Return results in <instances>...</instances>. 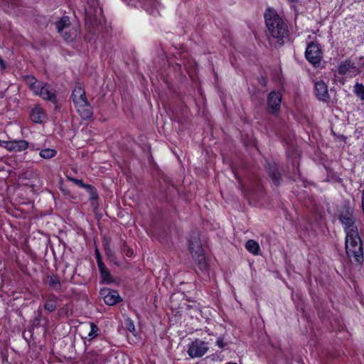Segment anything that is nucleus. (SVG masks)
Listing matches in <instances>:
<instances>
[{
    "mask_svg": "<svg viewBox=\"0 0 364 364\" xmlns=\"http://www.w3.org/2000/svg\"><path fill=\"white\" fill-rule=\"evenodd\" d=\"M100 293L105 303L109 306L115 305L122 299L118 291L114 289L103 288Z\"/></svg>",
    "mask_w": 364,
    "mask_h": 364,
    "instance_id": "obj_8",
    "label": "nucleus"
},
{
    "mask_svg": "<svg viewBox=\"0 0 364 364\" xmlns=\"http://www.w3.org/2000/svg\"><path fill=\"white\" fill-rule=\"evenodd\" d=\"M208 349L209 348L207 343L201 340L196 339L189 345L188 354L192 358H200L207 353Z\"/></svg>",
    "mask_w": 364,
    "mask_h": 364,
    "instance_id": "obj_6",
    "label": "nucleus"
},
{
    "mask_svg": "<svg viewBox=\"0 0 364 364\" xmlns=\"http://www.w3.org/2000/svg\"><path fill=\"white\" fill-rule=\"evenodd\" d=\"M87 191L90 195V199L92 200H96L98 199V194L95 187L91 185H88L86 188Z\"/></svg>",
    "mask_w": 364,
    "mask_h": 364,
    "instance_id": "obj_27",
    "label": "nucleus"
},
{
    "mask_svg": "<svg viewBox=\"0 0 364 364\" xmlns=\"http://www.w3.org/2000/svg\"><path fill=\"white\" fill-rule=\"evenodd\" d=\"M338 220L341 223L346 234L353 230H358L355 223L353 210L349 204H345L339 210Z\"/></svg>",
    "mask_w": 364,
    "mask_h": 364,
    "instance_id": "obj_4",
    "label": "nucleus"
},
{
    "mask_svg": "<svg viewBox=\"0 0 364 364\" xmlns=\"http://www.w3.org/2000/svg\"><path fill=\"white\" fill-rule=\"evenodd\" d=\"M100 275L102 279V282L106 284H111L114 281L108 269L100 272Z\"/></svg>",
    "mask_w": 364,
    "mask_h": 364,
    "instance_id": "obj_24",
    "label": "nucleus"
},
{
    "mask_svg": "<svg viewBox=\"0 0 364 364\" xmlns=\"http://www.w3.org/2000/svg\"><path fill=\"white\" fill-rule=\"evenodd\" d=\"M321 50L316 43L311 42L305 51L306 60L311 64L316 65L319 64L321 60Z\"/></svg>",
    "mask_w": 364,
    "mask_h": 364,
    "instance_id": "obj_7",
    "label": "nucleus"
},
{
    "mask_svg": "<svg viewBox=\"0 0 364 364\" xmlns=\"http://www.w3.org/2000/svg\"><path fill=\"white\" fill-rule=\"evenodd\" d=\"M245 248L250 253L257 255L259 253L260 247L257 242L254 240H249L246 242Z\"/></svg>",
    "mask_w": 364,
    "mask_h": 364,
    "instance_id": "obj_19",
    "label": "nucleus"
},
{
    "mask_svg": "<svg viewBox=\"0 0 364 364\" xmlns=\"http://www.w3.org/2000/svg\"><path fill=\"white\" fill-rule=\"evenodd\" d=\"M338 71L340 75L348 74L355 75L359 73L358 69L355 65V63L350 60L341 62L338 66Z\"/></svg>",
    "mask_w": 364,
    "mask_h": 364,
    "instance_id": "obj_12",
    "label": "nucleus"
},
{
    "mask_svg": "<svg viewBox=\"0 0 364 364\" xmlns=\"http://www.w3.org/2000/svg\"><path fill=\"white\" fill-rule=\"evenodd\" d=\"M72 97L74 104L76 105L82 104L87 101L85 91L80 86H76L72 92Z\"/></svg>",
    "mask_w": 364,
    "mask_h": 364,
    "instance_id": "obj_15",
    "label": "nucleus"
},
{
    "mask_svg": "<svg viewBox=\"0 0 364 364\" xmlns=\"http://www.w3.org/2000/svg\"><path fill=\"white\" fill-rule=\"evenodd\" d=\"M30 117L33 122L39 124L43 123L46 119L43 109L38 106L31 109Z\"/></svg>",
    "mask_w": 364,
    "mask_h": 364,
    "instance_id": "obj_17",
    "label": "nucleus"
},
{
    "mask_svg": "<svg viewBox=\"0 0 364 364\" xmlns=\"http://www.w3.org/2000/svg\"><path fill=\"white\" fill-rule=\"evenodd\" d=\"M267 26V36L271 43H277L279 46L284 44L289 38V30L287 23L277 12L268 9L264 14Z\"/></svg>",
    "mask_w": 364,
    "mask_h": 364,
    "instance_id": "obj_1",
    "label": "nucleus"
},
{
    "mask_svg": "<svg viewBox=\"0 0 364 364\" xmlns=\"http://www.w3.org/2000/svg\"><path fill=\"white\" fill-rule=\"evenodd\" d=\"M122 251L127 257H132L133 255V250L125 244L122 247Z\"/></svg>",
    "mask_w": 364,
    "mask_h": 364,
    "instance_id": "obj_30",
    "label": "nucleus"
},
{
    "mask_svg": "<svg viewBox=\"0 0 364 364\" xmlns=\"http://www.w3.org/2000/svg\"><path fill=\"white\" fill-rule=\"evenodd\" d=\"M95 258L96 261L102 260V256L100 255V252L97 248L95 249Z\"/></svg>",
    "mask_w": 364,
    "mask_h": 364,
    "instance_id": "obj_33",
    "label": "nucleus"
},
{
    "mask_svg": "<svg viewBox=\"0 0 364 364\" xmlns=\"http://www.w3.org/2000/svg\"><path fill=\"white\" fill-rule=\"evenodd\" d=\"M282 96L279 93L271 92L267 98L268 112L272 114L276 113L280 109Z\"/></svg>",
    "mask_w": 364,
    "mask_h": 364,
    "instance_id": "obj_10",
    "label": "nucleus"
},
{
    "mask_svg": "<svg viewBox=\"0 0 364 364\" xmlns=\"http://www.w3.org/2000/svg\"><path fill=\"white\" fill-rule=\"evenodd\" d=\"M346 251L349 258L361 264L363 261V243L358 230H353L346 234L345 238Z\"/></svg>",
    "mask_w": 364,
    "mask_h": 364,
    "instance_id": "obj_2",
    "label": "nucleus"
},
{
    "mask_svg": "<svg viewBox=\"0 0 364 364\" xmlns=\"http://www.w3.org/2000/svg\"><path fill=\"white\" fill-rule=\"evenodd\" d=\"M128 329L130 331H134V326L133 324V323H130L128 326H127Z\"/></svg>",
    "mask_w": 364,
    "mask_h": 364,
    "instance_id": "obj_39",
    "label": "nucleus"
},
{
    "mask_svg": "<svg viewBox=\"0 0 364 364\" xmlns=\"http://www.w3.org/2000/svg\"><path fill=\"white\" fill-rule=\"evenodd\" d=\"M48 284L55 291L61 290V283L57 275L53 274L48 277Z\"/></svg>",
    "mask_w": 364,
    "mask_h": 364,
    "instance_id": "obj_21",
    "label": "nucleus"
},
{
    "mask_svg": "<svg viewBox=\"0 0 364 364\" xmlns=\"http://www.w3.org/2000/svg\"><path fill=\"white\" fill-rule=\"evenodd\" d=\"M29 142L24 139L9 141L6 149L9 151L20 152L28 149Z\"/></svg>",
    "mask_w": 364,
    "mask_h": 364,
    "instance_id": "obj_13",
    "label": "nucleus"
},
{
    "mask_svg": "<svg viewBox=\"0 0 364 364\" xmlns=\"http://www.w3.org/2000/svg\"><path fill=\"white\" fill-rule=\"evenodd\" d=\"M23 80L26 84H27L31 87L33 92H34L36 89L38 90L39 88V84L42 82L38 80L33 75H26L23 77Z\"/></svg>",
    "mask_w": 364,
    "mask_h": 364,
    "instance_id": "obj_20",
    "label": "nucleus"
},
{
    "mask_svg": "<svg viewBox=\"0 0 364 364\" xmlns=\"http://www.w3.org/2000/svg\"><path fill=\"white\" fill-rule=\"evenodd\" d=\"M57 297L55 296L48 299L44 304V309L49 312L55 311L57 306Z\"/></svg>",
    "mask_w": 364,
    "mask_h": 364,
    "instance_id": "obj_22",
    "label": "nucleus"
},
{
    "mask_svg": "<svg viewBox=\"0 0 364 364\" xmlns=\"http://www.w3.org/2000/svg\"><path fill=\"white\" fill-rule=\"evenodd\" d=\"M58 32L66 41H73L78 34L77 27L71 25L70 18L67 16H63L55 23Z\"/></svg>",
    "mask_w": 364,
    "mask_h": 364,
    "instance_id": "obj_3",
    "label": "nucleus"
},
{
    "mask_svg": "<svg viewBox=\"0 0 364 364\" xmlns=\"http://www.w3.org/2000/svg\"><path fill=\"white\" fill-rule=\"evenodd\" d=\"M57 154L56 150L53 149H44L40 151L39 155L45 159H50L53 158Z\"/></svg>",
    "mask_w": 364,
    "mask_h": 364,
    "instance_id": "obj_23",
    "label": "nucleus"
},
{
    "mask_svg": "<svg viewBox=\"0 0 364 364\" xmlns=\"http://www.w3.org/2000/svg\"><path fill=\"white\" fill-rule=\"evenodd\" d=\"M75 107H77V112L79 113L80 116L83 119H88L93 114L92 109L88 101L82 103V105H77Z\"/></svg>",
    "mask_w": 364,
    "mask_h": 364,
    "instance_id": "obj_16",
    "label": "nucleus"
},
{
    "mask_svg": "<svg viewBox=\"0 0 364 364\" xmlns=\"http://www.w3.org/2000/svg\"><path fill=\"white\" fill-rule=\"evenodd\" d=\"M194 258L198 268L203 272H207L209 268V264L206 260L205 256L204 253L200 254L198 255L193 256Z\"/></svg>",
    "mask_w": 364,
    "mask_h": 364,
    "instance_id": "obj_18",
    "label": "nucleus"
},
{
    "mask_svg": "<svg viewBox=\"0 0 364 364\" xmlns=\"http://www.w3.org/2000/svg\"><path fill=\"white\" fill-rule=\"evenodd\" d=\"M361 207L363 210V213L364 214V190L362 191V203H361Z\"/></svg>",
    "mask_w": 364,
    "mask_h": 364,
    "instance_id": "obj_38",
    "label": "nucleus"
},
{
    "mask_svg": "<svg viewBox=\"0 0 364 364\" xmlns=\"http://www.w3.org/2000/svg\"><path fill=\"white\" fill-rule=\"evenodd\" d=\"M188 244L189 250L192 256L198 255L200 254L204 253L198 235H192L188 240Z\"/></svg>",
    "mask_w": 364,
    "mask_h": 364,
    "instance_id": "obj_14",
    "label": "nucleus"
},
{
    "mask_svg": "<svg viewBox=\"0 0 364 364\" xmlns=\"http://www.w3.org/2000/svg\"><path fill=\"white\" fill-rule=\"evenodd\" d=\"M41 315H42V310L38 309V316L35 318V323L36 322L37 324H38L41 321L40 317L41 316Z\"/></svg>",
    "mask_w": 364,
    "mask_h": 364,
    "instance_id": "obj_34",
    "label": "nucleus"
},
{
    "mask_svg": "<svg viewBox=\"0 0 364 364\" xmlns=\"http://www.w3.org/2000/svg\"><path fill=\"white\" fill-rule=\"evenodd\" d=\"M28 149H30L31 151H36L39 150V148L36 146L33 143H29Z\"/></svg>",
    "mask_w": 364,
    "mask_h": 364,
    "instance_id": "obj_36",
    "label": "nucleus"
},
{
    "mask_svg": "<svg viewBox=\"0 0 364 364\" xmlns=\"http://www.w3.org/2000/svg\"><path fill=\"white\" fill-rule=\"evenodd\" d=\"M289 1H291V2H294V1H296L297 0H288Z\"/></svg>",
    "mask_w": 364,
    "mask_h": 364,
    "instance_id": "obj_40",
    "label": "nucleus"
},
{
    "mask_svg": "<svg viewBox=\"0 0 364 364\" xmlns=\"http://www.w3.org/2000/svg\"><path fill=\"white\" fill-rule=\"evenodd\" d=\"M33 92L45 100L50 101L55 105L57 104L56 91L48 83L41 82L39 84V88L36 89Z\"/></svg>",
    "mask_w": 364,
    "mask_h": 364,
    "instance_id": "obj_5",
    "label": "nucleus"
},
{
    "mask_svg": "<svg viewBox=\"0 0 364 364\" xmlns=\"http://www.w3.org/2000/svg\"><path fill=\"white\" fill-rule=\"evenodd\" d=\"M266 168L267 174L271 178L273 184L276 186H279L282 182V178L281 173L278 171L277 165L274 163H268Z\"/></svg>",
    "mask_w": 364,
    "mask_h": 364,
    "instance_id": "obj_11",
    "label": "nucleus"
},
{
    "mask_svg": "<svg viewBox=\"0 0 364 364\" xmlns=\"http://www.w3.org/2000/svg\"><path fill=\"white\" fill-rule=\"evenodd\" d=\"M354 92L361 100H364V85L363 84L356 83L354 86Z\"/></svg>",
    "mask_w": 364,
    "mask_h": 364,
    "instance_id": "obj_26",
    "label": "nucleus"
},
{
    "mask_svg": "<svg viewBox=\"0 0 364 364\" xmlns=\"http://www.w3.org/2000/svg\"><path fill=\"white\" fill-rule=\"evenodd\" d=\"M99 331V328L97 325H95L94 323H90V331L88 333L89 341H92L95 338H96L98 335L97 332Z\"/></svg>",
    "mask_w": 364,
    "mask_h": 364,
    "instance_id": "obj_28",
    "label": "nucleus"
},
{
    "mask_svg": "<svg viewBox=\"0 0 364 364\" xmlns=\"http://www.w3.org/2000/svg\"><path fill=\"white\" fill-rule=\"evenodd\" d=\"M70 181H73L77 186H78L79 187H81V188H87V186L89 185V184H85L83 183V181L80 179H77V178H70Z\"/></svg>",
    "mask_w": 364,
    "mask_h": 364,
    "instance_id": "obj_29",
    "label": "nucleus"
},
{
    "mask_svg": "<svg viewBox=\"0 0 364 364\" xmlns=\"http://www.w3.org/2000/svg\"><path fill=\"white\" fill-rule=\"evenodd\" d=\"M103 245H104V249H105V252L106 255L108 257V258L111 261H113L114 257V252H112V250L110 248L109 241L107 240H105L104 243H103Z\"/></svg>",
    "mask_w": 364,
    "mask_h": 364,
    "instance_id": "obj_25",
    "label": "nucleus"
},
{
    "mask_svg": "<svg viewBox=\"0 0 364 364\" xmlns=\"http://www.w3.org/2000/svg\"><path fill=\"white\" fill-rule=\"evenodd\" d=\"M314 93L319 100L324 102L330 101L328 86L323 80H318L314 82Z\"/></svg>",
    "mask_w": 364,
    "mask_h": 364,
    "instance_id": "obj_9",
    "label": "nucleus"
},
{
    "mask_svg": "<svg viewBox=\"0 0 364 364\" xmlns=\"http://www.w3.org/2000/svg\"><path fill=\"white\" fill-rule=\"evenodd\" d=\"M97 266H98L100 272L103 271V270H105V269H107L105 267V264L103 263L102 259L100 260V261H97Z\"/></svg>",
    "mask_w": 364,
    "mask_h": 364,
    "instance_id": "obj_32",
    "label": "nucleus"
},
{
    "mask_svg": "<svg viewBox=\"0 0 364 364\" xmlns=\"http://www.w3.org/2000/svg\"><path fill=\"white\" fill-rule=\"evenodd\" d=\"M9 144V141H2L0 139V146L4 147L6 149V146Z\"/></svg>",
    "mask_w": 364,
    "mask_h": 364,
    "instance_id": "obj_37",
    "label": "nucleus"
},
{
    "mask_svg": "<svg viewBox=\"0 0 364 364\" xmlns=\"http://www.w3.org/2000/svg\"><path fill=\"white\" fill-rule=\"evenodd\" d=\"M216 345L220 348H224L227 346V343L224 341L223 338L219 337L216 341Z\"/></svg>",
    "mask_w": 364,
    "mask_h": 364,
    "instance_id": "obj_31",
    "label": "nucleus"
},
{
    "mask_svg": "<svg viewBox=\"0 0 364 364\" xmlns=\"http://www.w3.org/2000/svg\"><path fill=\"white\" fill-rule=\"evenodd\" d=\"M259 83L263 86V87H265L267 85V80L266 78L264 77H261L259 80Z\"/></svg>",
    "mask_w": 364,
    "mask_h": 364,
    "instance_id": "obj_35",
    "label": "nucleus"
}]
</instances>
